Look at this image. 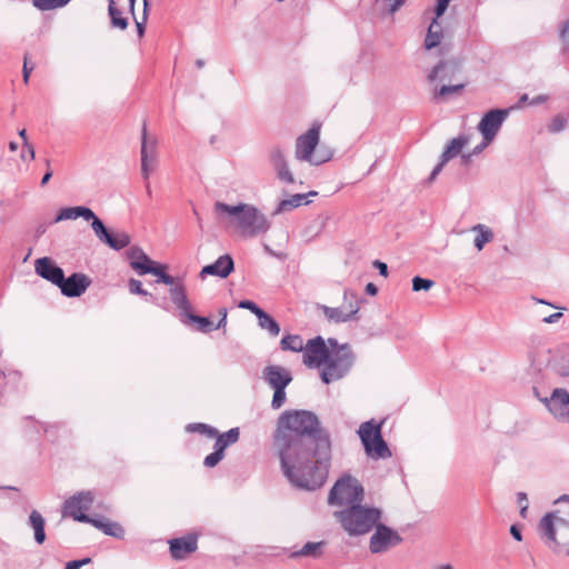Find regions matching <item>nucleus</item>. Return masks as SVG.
<instances>
[{
  "instance_id": "0eeeda50",
  "label": "nucleus",
  "mask_w": 569,
  "mask_h": 569,
  "mask_svg": "<svg viewBox=\"0 0 569 569\" xmlns=\"http://www.w3.org/2000/svg\"><path fill=\"white\" fill-rule=\"evenodd\" d=\"M365 491L361 483L353 477L347 475L340 478L331 488L328 497L330 505L350 507L361 503Z\"/></svg>"
},
{
  "instance_id": "5701e85b",
  "label": "nucleus",
  "mask_w": 569,
  "mask_h": 569,
  "mask_svg": "<svg viewBox=\"0 0 569 569\" xmlns=\"http://www.w3.org/2000/svg\"><path fill=\"white\" fill-rule=\"evenodd\" d=\"M169 295L172 302L180 310L181 316L191 310V305L186 295V288L182 279H177L173 284H170Z\"/></svg>"
},
{
  "instance_id": "774afa93",
  "label": "nucleus",
  "mask_w": 569,
  "mask_h": 569,
  "mask_svg": "<svg viewBox=\"0 0 569 569\" xmlns=\"http://www.w3.org/2000/svg\"><path fill=\"white\" fill-rule=\"evenodd\" d=\"M366 292L370 296H375L377 295L378 292V288L375 283L372 282H369L367 286H366Z\"/></svg>"
},
{
  "instance_id": "603ef678",
  "label": "nucleus",
  "mask_w": 569,
  "mask_h": 569,
  "mask_svg": "<svg viewBox=\"0 0 569 569\" xmlns=\"http://www.w3.org/2000/svg\"><path fill=\"white\" fill-rule=\"evenodd\" d=\"M33 68L34 66L29 63L28 56L26 54L22 68V77L24 83H28L30 73L32 72Z\"/></svg>"
},
{
  "instance_id": "bf43d9fd",
  "label": "nucleus",
  "mask_w": 569,
  "mask_h": 569,
  "mask_svg": "<svg viewBox=\"0 0 569 569\" xmlns=\"http://www.w3.org/2000/svg\"><path fill=\"white\" fill-rule=\"evenodd\" d=\"M447 162H443V159L440 157V161L439 163L433 168V170L431 171L430 173V177H429V180L432 181L433 179H436V177L441 172L443 166L446 164Z\"/></svg>"
},
{
  "instance_id": "473e14b6",
  "label": "nucleus",
  "mask_w": 569,
  "mask_h": 569,
  "mask_svg": "<svg viewBox=\"0 0 569 569\" xmlns=\"http://www.w3.org/2000/svg\"><path fill=\"white\" fill-rule=\"evenodd\" d=\"M91 228L96 234V237L104 244L109 246L111 240V232L106 228L104 223L100 218L96 216L93 212V218H90Z\"/></svg>"
},
{
  "instance_id": "4468645a",
  "label": "nucleus",
  "mask_w": 569,
  "mask_h": 569,
  "mask_svg": "<svg viewBox=\"0 0 569 569\" xmlns=\"http://www.w3.org/2000/svg\"><path fill=\"white\" fill-rule=\"evenodd\" d=\"M157 166L156 142L149 141L147 138V128H142L141 143V174L144 181H148L150 173Z\"/></svg>"
},
{
  "instance_id": "13d9d810",
  "label": "nucleus",
  "mask_w": 569,
  "mask_h": 569,
  "mask_svg": "<svg viewBox=\"0 0 569 569\" xmlns=\"http://www.w3.org/2000/svg\"><path fill=\"white\" fill-rule=\"evenodd\" d=\"M373 267L379 270L380 276H382V277L388 276V266L385 262H382L380 260H375Z\"/></svg>"
},
{
  "instance_id": "49530a36",
  "label": "nucleus",
  "mask_w": 569,
  "mask_h": 569,
  "mask_svg": "<svg viewBox=\"0 0 569 569\" xmlns=\"http://www.w3.org/2000/svg\"><path fill=\"white\" fill-rule=\"evenodd\" d=\"M448 67V63L447 62H440L438 63L432 70L431 72L428 74V80L430 82L435 81L436 79H440V80H445L446 79V74L443 73L446 68Z\"/></svg>"
},
{
  "instance_id": "8fccbe9b",
  "label": "nucleus",
  "mask_w": 569,
  "mask_h": 569,
  "mask_svg": "<svg viewBox=\"0 0 569 569\" xmlns=\"http://www.w3.org/2000/svg\"><path fill=\"white\" fill-rule=\"evenodd\" d=\"M239 308L250 310L253 315L258 316L262 309L251 300H242L239 302Z\"/></svg>"
},
{
  "instance_id": "c03bdc74",
  "label": "nucleus",
  "mask_w": 569,
  "mask_h": 569,
  "mask_svg": "<svg viewBox=\"0 0 569 569\" xmlns=\"http://www.w3.org/2000/svg\"><path fill=\"white\" fill-rule=\"evenodd\" d=\"M286 388L287 387H281V388H274V392H273V397H272V400H271V407L273 409H279L283 406L284 401H286Z\"/></svg>"
},
{
  "instance_id": "9b49d317",
  "label": "nucleus",
  "mask_w": 569,
  "mask_h": 569,
  "mask_svg": "<svg viewBox=\"0 0 569 569\" xmlns=\"http://www.w3.org/2000/svg\"><path fill=\"white\" fill-rule=\"evenodd\" d=\"M375 532L370 538L369 549L372 553H381L389 548L401 543V536L392 528L380 523L379 521L373 527Z\"/></svg>"
},
{
  "instance_id": "a878e982",
  "label": "nucleus",
  "mask_w": 569,
  "mask_h": 569,
  "mask_svg": "<svg viewBox=\"0 0 569 569\" xmlns=\"http://www.w3.org/2000/svg\"><path fill=\"white\" fill-rule=\"evenodd\" d=\"M94 528L101 530L104 535L114 537V538H123L124 530L123 528L113 521H110L107 518H92L89 521Z\"/></svg>"
},
{
  "instance_id": "e433bc0d",
  "label": "nucleus",
  "mask_w": 569,
  "mask_h": 569,
  "mask_svg": "<svg viewBox=\"0 0 569 569\" xmlns=\"http://www.w3.org/2000/svg\"><path fill=\"white\" fill-rule=\"evenodd\" d=\"M109 1V16L111 19V26L113 28H119L121 30L127 29L128 27V20L127 18L122 17V12L117 8L113 0Z\"/></svg>"
},
{
  "instance_id": "a18cd8bd",
  "label": "nucleus",
  "mask_w": 569,
  "mask_h": 569,
  "mask_svg": "<svg viewBox=\"0 0 569 569\" xmlns=\"http://www.w3.org/2000/svg\"><path fill=\"white\" fill-rule=\"evenodd\" d=\"M224 457V453L218 449H214L213 452L208 455L204 458L203 465L208 468L216 467Z\"/></svg>"
},
{
  "instance_id": "f704fd0d",
  "label": "nucleus",
  "mask_w": 569,
  "mask_h": 569,
  "mask_svg": "<svg viewBox=\"0 0 569 569\" xmlns=\"http://www.w3.org/2000/svg\"><path fill=\"white\" fill-rule=\"evenodd\" d=\"M259 326L267 330L270 336L277 337L280 333V326L279 323L267 312L263 310L257 316Z\"/></svg>"
},
{
  "instance_id": "2eb2a0df",
  "label": "nucleus",
  "mask_w": 569,
  "mask_h": 569,
  "mask_svg": "<svg viewBox=\"0 0 569 569\" xmlns=\"http://www.w3.org/2000/svg\"><path fill=\"white\" fill-rule=\"evenodd\" d=\"M91 280L84 273L76 272L60 282L58 288L61 293L69 298L80 297L90 286Z\"/></svg>"
},
{
  "instance_id": "aec40b11",
  "label": "nucleus",
  "mask_w": 569,
  "mask_h": 569,
  "mask_svg": "<svg viewBox=\"0 0 569 569\" xmlns=\"http://www.w3.org/2000/svg\"><path fill=\"white\" fill-rule=\"evenodd\" d=\"M170 543V553L173 559L181 560L187 557V555L197 550V537L196 536H187L181 538H174L169 541Z\"/></svg>"
},
{
  "instance_id": "680f3d73",
  "label": "nucleus",
  "mask_w": 569,
  "mask_h": 569,
  "mask_svg": "<svg viewBox=\"0 0 569 569\" xmlns=\"http://www.w3.org/2000/svg\"><path fill=\"white\" fill-rule=\"evenodd\" d=\"M46 166H47L48 170H47V172L43 174V177L41 179L40 184L42 187L46 186L49 182V180L51 179V177H52V171L50 170V160L49 159L46 160Z\"/></svg>"
},
{
  "instance_id": "864d4df0",
  "label": "nucleus",
  "mask_w": 569,
  "mask_h": 569,
  "mask_svg": "<svg viewBox=\"0 0 569 569\" xmlns=\"http://www.w3.org/2000/svg\"><path fill=\"white\" fill-rule=\"evenodd\" d=\"M449 2V0H437V4L435 8V18H437V20L446 12Z\"/></svg>"
},
{
  "instance_id": "09e8293b",
  "label": "nucleus",
  "mask_w": 569,
  "mask_h": 569,
  "mask_svg": "<svg viewBox=\"0 0 569 569\" xmlns=\"http://www.w3.org/2000/svg\"><path fill=\"white\" fill-rule=\"evenodd\" d=\"M566 119L562 116H557L553 118L552 122L549 126V130L551 132H559L566 127Z\"/></svg>"
},
{
  "instance_id": "a211bd4d",
  "label": "nucleus",
  "mask_w": 569,
  "mask_h": 569,
  "mask_svg": "<svg viewBox=\"0 0 569 569\" xmlns=\"http://www.w3.org/2000/svg\"><path fill=\"white\" fill-rule=\"evenodd\" d=\"M262 379L272 389L287 387L292 381L290 371L281 366L270 365L263 368Z\"/></svg>"
},
{
  "instance_id": "9d476101",
  "label": "nucleus",
  "mask_w": 569,
  "mask_h": 569,
  "mask_svg": "<svg viewBox=\"0 0 569 569\" xmlns=\"http://www.w3.org/2000/svg\"><path fill=\"white\" fill-rule=\"evenodd\" d=\"M94 500L91 491H81L66 500L63 507V516L72 517L76 521L89 523L92 517L88 516V511Z\"/></svg>"
},
{
  "instance_id": "6e6d98bb",
  "label": "nucleus",
  "mask_w": 569,
  "mask_h": 569,
  "mask_svg": "<svg viewBox=\"0 0 569 569\" xmlns=\"http://www.w3.org/2000/svg\"><path fill=\"white\" fill-rule=\"evenodd\" d=\"M19 136L20 138H22L23 140V147L28 150L29 152V156H30V159H34V149L32 147V144H30L27 140V132H26V129H22L19 131Z\"/></svg>"
},
{
  "instance_id": "4c0bfd02",
  "label": "nucleus",
  "mask_w": 569,
  "mask_h": 569,
  "mask_svg": "<svg viewBox=\"0 0 569 569\" xmlns=\"http://www.w3.org/2000/svg\"><path fill=\"white\" fill-rule=\"evenodd\" d=\"M182 317H186L190 321L197 323L198 330L201 332H210L211 330H214L213 323L207 317L193 315L190 312V310L187 311V313H183Z\"/></svg>"
},
{
  "instance_id": "6ab92c4d",
  "label": "nucleus",
  "mask_w": 569,
  "mask_h": 569,
  "mask_svg": "<svg viewBox=\"0 0 569 569\" xmlns=\"http://www.w3.org/2000/svg\"><path fill=\"white\" fill-rule=\"evenodd\" d=\"M234 269V262L230 254L220 256L213 263L204 266L199 276L204 279L208 276L227 278Z\"/></svg>"
},
{
  "instance_id": "69168bd1",
  "label": "nucleus",
  "mask_w": 569,
  "mask_h": 569,
  "mask_svg": "<svg viewBox=\"0 0 569 569\" xmlns=\"http://www.w3.org/2000/svg\"><path fill=\"white\" fill-rule=\"evenodd\" d=\"M491 142H487V140L482 139V142L473 148L471 151L472 156L479 154L487 146H489Z\"/></svg>"
},
{
  "instance_id": "39448f33",
  "label": "nucleus",
  "mask_w": 569,
  "mask_h": 569,
  "mask_svg": "<svg viewBox=\"0 0 569 569\" xmlns=\"http://www.w3.org/2000/svg\"><path fill=\"white\" fill-rule=\"evenodd\" d=\"M358 435L369 458L379 460L391 457L392 453L382 438L381 423H376L373 419L366 421L360 425Z\"/></svg>"
},
{
  "instance_id": "0e129e2a",
  "label": "nucleus",
  "mask_w": 569,
  "mask_h": 569,
  "mask_svg": "<svg viewBox=\"0 0 569 569\" xmlns=\"http://www.w3.org/2000/svg\"><path fill=\"white\" fill-rule=\"evenodd\" d=\"M510 533L511 536L517 540V541H521L522 540V535H521V531L519 529V527L517 525H512L510 527Z\"/></svg>"
},
{
  "instance_id": "c9c22d12",
  "label": "nucleus",
  "mask_w": 569,
  "mask_h": 569,
  "mask_svg": "<svg viewBox=\"0 0 569 569\" xmlns=\"http://www.w3.org/2000/svg\"><path fill=\"white\" fill-rule=\"evenodd\" d=\"M282 350H290L293 352L303 351V340L298 335H287L280 341Z\"/></svg>"
},
{
  "instance_id": "f257e3e1",
  "label": "nucleus",
  "mask_w": 569,
  "mask_h": 569,
  "mask_svg": "<svg viewBox=\"0 0 569 569\" xmlns=\"http://www.w3.org/2000/svg\"><path fill=\"white\" fill-rule=\"evenodd\" d=\"M274 447L283 475L293 486L315 490L325 483L331 445L313 412L283 411L278 419Z\"/></svg>"
},
{
  "instance_id": "1a4fd4ad",
  "label": "nucleus",
  "mask_w": 569,
  "mask_h": 569,
  "mask_svg": "<svg viewBox=\"0 0 569 569\" xmlns=\"http://www.w3.org/2000/svg\"><path fill=\"white\" fill-rule=\"evenodd\" d=\"M533 392L557 420L569 423V392L566 389L556 388L550 397L545 398L539 396L537 388H533Z\"/></svg>"
},
{
  "instance_id": "c85d7f7f",
  "label": "nucleus",
  "mask_w": 569,
  "mask_h": 569,
  "mask_svg": "<svg viewBox=\"0 0 569 569\" xmlns=\"http://www.w3.org/2000/svg\"><path fill=\"white\" fill-rule=\"evenodd\" d=\"M442 39V28L439 21H437V18H433L429 28L428 32L425 39V47L426 49L430 50L432 48H436Z\"/></svg>"
},
{
  "instance_id": "58836bf2",
  "label": "nucleus",
  "mask_w": 569,
  "mask_h": 569,
  "mask_svg": "<svg viewBox=\"0 0 569 569\" xmlns=\"http://www.w3.org/2000/svg\"><path fill=\"white\" fill-rule=\"evenodd\" d=\"M130 236L124 231L117 232L114 234L111 233V240L108 247H110L113 250H121L128 247L130 244Z\"/></svg>"
},
{
  "instance_id": "c756f323",
  "label": "nucleus",
  "mask_w": 569,
  "mask_h": 569,
  "mask_svg": "<svg viewBox=\"0 0 569 569\" xmlns=\"http://www.w3.org/2000/svg\"><path fill=\"white\" fill-rule=\"evenodd\" d=\"M240 430L238 427L231 428L227 432L217 436L213 449H218L224 453L226 448L239 440Z\"/></svg>"
},
{
  "instance_id": "f3484780",
  "label": "nucleus",
  "mask_w": 569,
  "mask_h": 569,
  "mask_svg": "<svg viewBox=\"0 0 569 569\" xmlns=\"http://www.w3.org/2000/svg\"><path fill=\"white\" fill-rule=\"evenodd\" d=\"M34 270L38 276L57 287L63 280V270L49 257L37 259L34 261Z\"/></svg>"
},
{
  "instance_id": "b1692460",
  "label": "nucleus",
  "mask_w": 569,
  "mask_h": 569,
  "mask_svg": "<svg viewBox=\"0 0 569 569\" xmlns=\"http://www.w3.org/2000/svg\"><path fill=\"white\" fill-rule=\"evenodd\" d=\"M127 256L131 268L139 274H147L148 272H143L142 268H151L154 263V261H152L139 247H131L127 251Z\"/></svg>"
},
{
  "instance_id": "bb28decb",
  "label": "nucleus",
  "mask_w": 569,
  "mask_h": 569,
  "mask_svg": "<svg viewBox=\"0 0 569 569\" xmlns=\"http://www.w3.org/2000/svg\"><path fill=\"white\" fill-rule=\"evenodd\" d=\"M28 525L33 530L34 541L38 545H42L46 541V520L42 515L37 510H32L29 515Z\"/></svg>"
},
{
  "instance_id": "7c9ffc66",
  "label": "nucleus",
  "mask_w": 569,
  "mask_h": 569,
  "mask_svg": "<svg viewBox=\"0 0 569 569\" xmlns=\"http://www.w3.org/2000/svg\"><path fill=\"white\" fill-rule=\"evenodd\" d=\"M471 230L477 233L473 240V244L478 249V251H481L485 244L493 239L492 230L485 224H476L472 227Z\"/></svg>"
},
{
  "instance_id": "cd10ccee",
  "label": "nucleus",
  "mask_w": 569,
  "mask_h": 569,
  "mask_svg": "<svg viewBox=\"0 0 569 569\" xmlns=\"http://www.w3.org/2000/svg\"><path fill=\"white\" fill-rule=\"evenodd\" d=\"M469 139L466 136H459L457 138H453L448 146L446 147L445 151L441 154V158L443 159V162H448L449 160L457 157L463 147L468 143Z\"/></svg>"
},
{
  "instance_id": "423d86ee",
  "label": "nucleus",
  "mask_w": 569,
  "mask_h": 569,
  "mask_svg": "<svg viewBox=\"0 0 569 569\" xmlns=\"http://www.w3.org/2000/svg\"><path fill=\"white\" fill-rule=\"evenodd\" d=\"M320 129L312 126L306 133L299 136L296 141V158L307 161L312 166H319L329 161L332 157L330 151L316 150L319 143Z\"/></svg>"
},
{
  "instance_id": "7ed1b4c3",
  "label": "nucleus",
  "mask_w": 569,
  "mask_h": 569,
  "mask_svg": "<svg viewBox=\"0 0 569 569\" xmlns=\"http://www.w3.org/2000/svg\"><path fill=\"white\" fill-rule=\"evenodd\" d=\"M335 516L350 536H362L370 532L380 521L382 511L358 503L335 512Z\"/></svg>"
},
{
  "instance_id": "79ce46f5",
  "label": "nucleus",
  "mask_w": 569,
  "mask_h": 569,
  "mask_svg": "<svg viewBox=\"0 0 569 569\" xmlns=\"http://www.w3.org/2000/svg\"><path fill=\"white\" fill-rule=\"evenodd\" d=\"M435 282L430 279L421 278L419 276H416L412 279V290L413 291H428L433 287Z\"/></svg>"
},
{
  "instance_id": "ea45409f",
  "label": "nucleus",
  "mask_w": 569,
  "mask_h": 569,
  "mask_svg": "<svg viewBox=\"0 0 569 569\" xmlns=\"http://www.w3.org/2000/svg\"><path fill=\"white\" fill-rule=\"evenodd\" d=\"M187 430L206 435L209 438H214L218 436V430L206 423H190L187 426Z\"/></svg>"
},
{
  "instance_id": "5fc2aeb1",
  "label": "nucleus",
  "mask_w": 569,
  "mask_h": 569,
  "mask_svg": "<svg viewBox=\"0 0 569 569\" xmlns=\"http://www.w3.org/2000/svg\"><path fill=\"white\" fill-rule=\"evenodd\" d=\"M449 2V0H437V4L435 8V18H437V20L446 12Z\"/></svg>"
},
{
  "instance_id": "4d7b16f0",
  "label": "nucleus",
  "mask_w": 569,
  "mask_h": 569,
  "mask_svg": "<svg viewBox=\"0 0 569 569\" xmlns=\"http://www.w3.org/2000/svg\"><path fill=\"white\" fill-rule=\"evenodd\" d=\"M560 37L566 49H569V19L565 22L560 32Z\"/></svg>"
},
{
  "instance_id": "338daca9",
  "label": "nucleus",
  "mask_w": 569,
  "mask_h": 569,
  "mask_svg": "<svg viewBox=\"0 0 569 569\" xmlns=\"http://www.w3.org/2000/svg\"><path fill=\"white\" fill-rule=\"evenodd\" d=\"M264 251H266L268 254H270V256H272V257H276V258H278V259H281V260H283V259L286 258V256H284V254H282V253H280V252H276V251H274V250H272L268 244H264Z\"/></svg>"
},
{
  "instance_id": "72a5a7b5",
  "label": "nucleus",
  "mask_w": 569,
  "mask_h": 569,
  "mask_svg": "<svg viewBox=\"0 0 569 569\" xmlns=\"http://www.w3.org/2000/svg\"><path fill=\"white\" fill-rule=\"evenodd\" d=\"M143 272L151 273L153 276H157V282L158 283H164V284H173L174 281L178 278H174L166 272V266L163 264H156V262L151 266V268H142Z\"/></svg>"
},
{
  "instance_id": "e2e57ef3",
  "label": "nucleus",
  "mask_w": 569,
  "mask_h": 569,
  "mask_svg": "<svg viewBox=\"0 0 569 569\" xmlns=\"http://www.w3.org/2000/svg\"><path fill=\"white\" fill-rule=\"evenodd\" d=\"M219 313L221 316V319L219 320V322L214 326V329H220L222 327L226 326V322H227V309L226 308H221L219 310Z\"/></svg>"
},
{
  "instance_id": "ddd939ff",
  "label": "nucleus",
  "mask_w": 569,
  "mask_h": 569,
  "mask_svg": "<svg viewBox=\"0 0 569 569\" xmlns=\"http://www.w3.org/2000/svg\"><path fill=\"white\" fill-rule=\"evenodd\" d=\"M303 363L308 368H319L325 365L330 350L326 347L322 337L308 340L303 348Z\"/></svg>"
},
{
  "instance_id": "de8ad7c7",
  "label": "nucleus",
  "mask_w": 569,
  "mask_h": 569,
  "mask_svg": "<svg viewBox=\"0 0 569 569\" xmlns=\"http://www.w3.org/2000/svg\"><path fill=\"white\" fill-rule=\"evenodd\" d=\"M33 6L42 11L61 8L59 0H33Z\"/></svg>"
},
{
  "instance_id": "2f4dec72",
  "label": "nucleus",
  "mask_w": 569,
  "mask_h": 569,
  "mask_svg": "<svg viewBox=\"0 0 569 569\" xmlns=\"http://www.w3.org/2000/svg\"><path fill=\"white\" fill-rule=\"evenodd\" d=\"M325 541L307 542L301 549L291 552L290 558L310 557L319 558L322 555Z\"/></svg>"
},
{
  "instance_id": "393cba45",
  "label": "nucleus",
  "mask_w": 569,
  "mask_h": 569,
  "mask_svg": "<svg viewBox=\"0 0 569 569\" xmlns=\"http://www.w3.org/2000/svg\"><path fill=\"white\" fill-rule=\"evenodd\" d=\"M78 218L89 221L90 218H93V211L83 206L62 208L54 218V222L58 223L63 220H76Z\"/></svg>"
},
{
  "instance_id": "f03ea898",
  "label": "nucleus",
  "mask_w": 569,
  "mask_h": 569,
  "mask_svg": "<svg viewBox=\"0 0 569 569\" xmlns=\"http://www.w3.org/2000/svg\"><path fill=\"white\" fill-rule=\"evenodd\" d=\"M214 212L228 227L236 230L241 237L253 238L267 233L270 221L257 207L240 202L231 206L221 201L214 203Z\"/></svg>"
},
{
  "instance_id": "f8f14e48",
  "label": "nucleus",
  "mask_w": 569,
  "mask_h": 569,
  "mask_svg": "<svg viewBox=\"0 0 569 569\" xmlns=\"http://www.w3.org/2000/svg\"><path fill=\"white\" fill-rule=\"evenodd\" d=\"M509 112L510 109H491L485 113L478 124L482 139L487 140V142H492L508 118Z\"/></svg>"
},
{
  "instance_id": "3c124183",
  "label": "nucleus",
  "mask_w": 569,
  "mask_h": 569,
  "mask_svg": "<svg viewBox=\"0 0 569 569\" xmlns=\"http://www.w3.org/2000/svg\"><path fill=\"white\" fill-rule=\"evenodd\" d=\"M517 502L520 506V516L522 518H526L527 510H528V498L525 492H518L517 495Z\"/></svg>"
},
{
  "instance_id": "dca6fc26",
  "label": "nucleus",
  "mask_w": 569,
  "mask_h": 569,
  "mask_svg": "<svg viewBox=\"0 0 569 569\" xmlns=\"http://www.w3.org/2000/svg\"><path fill=\"white\" fill-rule=\"evenodd\" d=\"M559 525L567 526V521L551 512L545 515L539 522V531L542 539L548 547L553 549L559 547L556 538V529Z\"/></svg>"
},
{
  "instance_id": "6e6552de",
  "label": "nucleus",
  "mask_w": 569,
  "mask_h": 569,
  "mask_svg": "<svg viewBox=\"0 0 569 569\" xmlns=\"http://www.w3.org/2000/svg\"><path fill=\"white\" fill-rule=\"evenodd\" d=\"M363 300L352 290L345 289L343 307L320 306L326 319L333 323H343L358 319L360 303Z\"/></svg>"
},
{
  "instance_id": "a19ab883",
  "label": "nucleus",
  "mask_w": 569,
  "mask_h": 569,
  "mask_svg": "<svg viewBox=\"0 0 569 569\" xmlns=\"http://www.w3.org/2000/svg\"><path fill=\"white\" fill-rule=\"evenodd\" d=\"M465 88V83H458L452 86H442L435 92L436 98H445L449 94L458 93Z\"/></svg>"
},
{
  "instance_id": "052dcab7",
  "label": "nucleus",
  "mask_w": 569,
  "mask_h": 569,
  "mask_svg": "<svg viewBox=\"0 0 569 569\" xmlns=\"http://www.w3.org/2000/svg\"><path fill=\"white\" fill-rule=\"evenodd\" d=\"M562 316L563 315L561 312H555V313H552V315H550L548 317H545L542 319V322H545V323H556V322H558L562 318Z\"/></svg>"
},
{
  "instance_id": "4be33fe9",
  "label": "nucleus",
  "mask_w": 569,
  "mask_h": 569,
  "mask_svg": "<svg viewBox=\"0 0 569 569\" xmlns=\"http://www.w3.org/2000/svg\"><path fill=\"white\" fill-rule=\"evenodd\" d=\"M317 194L318 193L316 191H309L308 193L292 194L290 198L283 199L278 203L277 208L272 212V216H278L283 212L291 211L302 204H308L310 202V200H308L307 198L315 197Z\"/></svg>"
},
{
  "instance_id": "37998d69",
  "label": "nucleus",
  "mask_w": 569,
  "mask_h": 569,
  "mask_svg": "<svg viewBox=\"0 0 569 569\" xmlns=\"http://www.w3.org/2000/svg\"><path fill=\"white\" fill-rule=\"evenodd\" d=\"M128 286H129V291L132 295L150 297L153 300V302H156V299L147 290H144L142 288L141 281H139L137 279H130Z\"/></svg>"
},
{
  "instance_id": "412c9836",
  "label": "nucleus",
  "mask_w": 569,
  "mask_h": 569,
  "mask_svg": "<svg viewBox=\"0 0 569 569\" xmlns=\"http://www.w3.org/2000/svg\"><path fill=\"white\" fill-rule=\"evenodd\" d=\"M270 160L280 181L289 184L295 182L293 174L289 169L286 156L281 149L273 148L270 152Z\"/></svg>"
},
{
  "instance_id": "20e7f679",
  "label": "nucleus",
  "mask_w": 569,
  "mask_h": 569,
  "mask_svg": "<svg viewBox=\"0 0 569 569\" xmlns=\"http://www.w3.org/2000/svg\"><path fill=\"white\" fill-rule=\"evenodd\" d=\"M356 356L348 343L341 345L337 350H330L321 371V380L330 383L343 378L355 363Z\"/></svg>"
}]
</instances>
